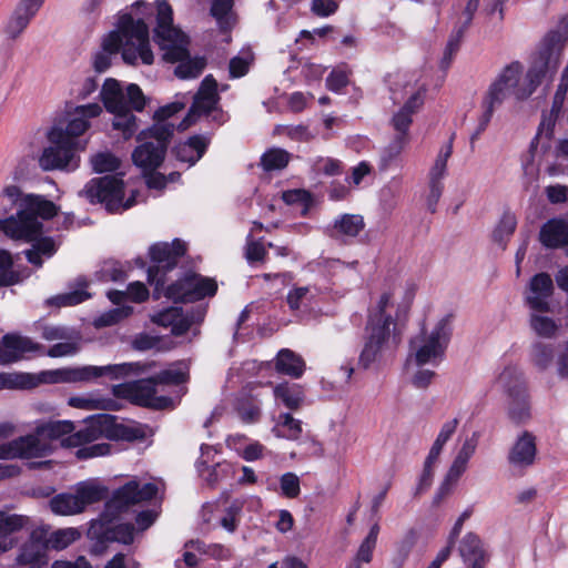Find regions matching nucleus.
<instances>
[{"label":"nucleus","instance_id":"nucleus-40","mask_svg":"<svg viewBox=\"0 0 568 568\" xmlns=\"http://www.w3.org/2000/svg\"><path fill=\"white\" fill-rule=\"evenodd\" d=\"M37 382L36 375L29 373H0V390L33 388Z\"/></svg>","mask_w":568,"mask_h":568},{"label":"nucleus","instance_id":"nucleus-36","mask_svg":"<svg viewBox=\"0 0 568 568\" xmlns=\"http://www.w3.org/2000/svg\"><path fill=\"white\" fill-rule=\"evenodd\" d=\"M275 368L278 373L298 378L303 375L305 363L303 358L291 349H281L276 357Z\"/></svg>","mask_w":568,"mask_h":568},{"label":"nucleus","instance_id":"nucleus-45","mask_svg":"<svg viewBox=\"0 0 568 568\" xmlns=\"http://www.w3.org/2000/svg\"><path fill=\"white\" fill-rule=\"evenodd\" d=\"M114 420V417L111 416V415H99L95 423H98V425H100L103 429V433L102 435L105 433L106 436H116V437H121L123 439H126V440H134V439H138V438H142L143 437V432L136 427H129V426H123V425H120V426H116V428L114 429V433H110L109 429H108V426Z\"/></svg>","mask_w":568,"mask_h":568},{"label":"nucleus","instance_id":"nucleus-13","mask_svg":"<svg viewBox=\"0 0 568 568\" xmlns=\"http://www.w3.org/2000/svg\"><path fill=\"white\" fill-rule=\"evenodd\" d=\"M102 108L98 103L79 105L69 114L65 123L54 124L48 132L49 142L64 143L75 150L84 149V144L78 140L90 126L89 119L98 116Z\"/></svg>","mask_w":568,"mask_h":568},{"label":"nucleus","instance_id":"nucleus-52","mask_svg":"<svg viewBox=\"0 0 568 568\" xmlns=\"http://www.w3.org/2000/svg\"><path fill=\"white\" fill-rule=\"evenodd\" d=\"M95 276L101 282H120L125 280L126 273L120 262L109 260L101 264Z\"/></svg>","mask_w":568,"mask_h":568},{"label":"nucleus","instance_id":"nucleus-16","mask_svg":"<svg viewBox=\"0 0 568 568\" xmlns=\"http://www.w3.org/2000/svg\"><path fill=\"white\" fill-rule=\"evenodd\" d=\"M185 251V243L179 239L172 243H155L150 247L149 253L154 265L148 270V281L155 284L156 291L164 285V274L176 266Z\"/></svg>","mask_w":568,"mask_h":568},{"label":"nucleus","instance_id":"nucleus-64","mask_svg":"<svg viewBox=\"0 0 568 568\" xmlns=\"http://www.w3.org/2000/svg\"><path fill=\"white\" fill-rule=\"evenodd\" d=\"M282 494L287 498H296L301 493L300 478L294 473H285L280 478Z\"/></svg>","mask_w":568,"mask_h":568},{"label":"nucleus","instance_id":"nucleus-11","mask_svg":"<svg viewBox=\"0 0 568 568\" xmlns=\"http://www.w3.org/2000/svg\"><path fill=\"white\" fill-rule=\"evenodd\" d=\"M174 125L171 123H154L138 135L140 145L133 151L134 164L144 172L153 171L162 163Z\"/></svg>","mask_w":568,"mask_h":568},{"label":"nucleus","instance_id":"nucleus-56","mask_svg":"<svg viewBox=\"0 0 568 568\" xmlns=\"http://www.w3.org/2000/svg\"><path fill=\"white\" fill-rule=\"evenodd\" d=\"M408 142L406 138L394 136L389 144L382 151L381 169L386 170L389 164L399 156Z\"/></svg>","mask_w":568,"mask_h":568},{"label":"nucleus","instance_id":"nucleus-46","mask_svg":"<svg viewBox=\"0 0 568 568\" xmlns=\"http://www.w3.org/2000/svg\"><path fill=\"white\" fill-rule=\"evenodd\" d=\"M467 3H469V0H467ZM478 4H479V1L477 2V7L471 12L470 16L468 14V11H467L468 4H466L465 11H464V14H465L464 26L462 28H459L455 33H453L452 37L449 38L446 49H445V52H444L443 60H442L443 65L447 67L450 63L453 55L459 49V44H460V40H462L463 33H464V30L470 24L474 13L478 9Z\"/></svg>","mask_w":568,"mask_h":568},{"label":"nucleus","instance_id":"nucleus-63","mask_svg":"<svg viewBox=\"0 0 568 568\" xmlns=\"http://www.w3.org/2000/svg\"><path fill=\"white\" fill-rule=\"evenodd\" d=\"M93 170L98 173L112 172L119 168V160L111 153L104 152L91 159Z\"/></svg>","mask_w":568,"mask_h":568},{"label":"nucleus","instance_id":"nucleus-32","mask_svg":"<svg viewBox=\"0 0 568 568\" xmlns=\"http://www.w3.org/2000/svg\"><path fill=\"white\" fill-rule=\"evenodd\" d=\"M540 242L550 248L566 247L568 253V220H550L540 230Z\"/></svg>","mask_w":568,"mask_h":568},{"label":"nucleus","instance_id":"nucleus-18","mask_svg":"<svg viewBox=\"0 0 568 568\" xmlns=\"http://www.w3.org/2000/svg\"><path fill=\"white\" fill-rule=\"evenodd\" d=\"M478 438L479 434L477 432L473 433L470 437L465 438L445 476L444 481L438 488L436 500L449 495L460 476L466 471L468 462L476 452Z\"/></svg>","mask_w":568,"mask_h":568},{"label":"nucleus","instance_id":"nucleus-58","mask_svg":"<svg viewBox=\"0 0 568 568\" xmlns=\"http://www.w3.org/2000/svg\"><path fill=\"white\" fill-rule=\"evenodd\" d=\"M439 456H433L432 453H428L425 463L424 468L422 471V475L419 477L418 484L416 486L415 496H418L426 491L433 483L434 477V467L438 460Z\"/></svg>","mask_w":568,"mask_h":568},{"label":"nucleus","instance_id":"nucleus-8","mask_svg":"<svg viewBox=\"0 0 568 568\" xmlns=\"http://www.w3.org/2000/svg\"><path fill=\"white\" fill-rule=\"evenodd\" d=\"M184 381L185 374L183 372L165 369L150 378L113 385L112 394L118 398L128 399L139 406L164 409L173 407L174 403L171 397L156 395L158 387L179 385Z\"/></svg>","mask_w":568,"mask_h":568},{"label":"nucleus","instance_id":"nucleus-31","mask_svg":"<svg viewBox=\"0 0 568 568\" xmlns=\"http://www.w3.org/2000/svg\"><path fill=\"white\" fill-rule=\"evenodd\" d=\"M393 293L384 292L368 315L367 326H381L396 331V323L393 318Z\"/></svg>","mask_w":568,"mask_h":568},{"label":"nucleus","instance_id":"nucleus-62","mask_svg":"<svg viewBox=\"0 0 568 568\" xmlns=\"http://www.w3.org/2000/svg\"><path fill=\"white\" fill-rule=\"evenodd\" d=\"M276 131L280 134H285L290 139L300 142H308L314 138V134L308 130L306 125H278Z\"/></svg>","mask_w":568,"mask_h":568},{"label":"nucleus","instance_id":"nucleus-38","mask_svg":"<svg viewBox=\"0 0 568 568\" xmlns=\"http://www.w3.org/2000/svg\"><path fill=\"white\" fill-rule=\"evenodd\" d=\"M292 154L281 148L266 150L260 160V165L265 172L281 171L287 166Z\"/></svg>","mask_w":568,"mask_h":568},{"label":"nucleus","instance_id":"nucleus-55","mask_svg":"<svg viewBox=\"0 0 568 568\" xmlns=\"http://www.w3.org/2000/svg\"><path fill=\"white\" fill-rule=\"evenodd\" d=\"M458 425H459V419L458 418L449 419V420L445 422L442 425L440 430H439L435 442L433 443V445H432V447L429 449V453H432L433 456H439L440 455L444 446L452 438V436L455 434Z\"/></svg>","mask_w":568,"mask_h":568},{"label":"nucleus","instance_id":"nucleus-44","mask_svg":"<svg viewBox=\"0 0 568 568\" xmlns=\"http://www.w3.org/2000/svg\"><path fill=\"white\" fill-rule=\"evenodd\" d=\"M555 352L550 344L535 342L530 346L529 359L539 371L547 369L554 361Z\"/></svg>","mask_w":568,"mask_h":568},{"label":"nucleus","instance_id":"nucleus-47","mask_svg":"<svg viewBox=\"0 0 568 568\" xmlns=\"http://www.w3.org/2000/svg\"><path fill=\"white\" fill-rule=\"evenodd\" d=\"M378 534H379V526L377 524H375L371 527L368 535L365 537V539L359 545L358 550H357L354 559L352 560V562H357L358 565H362V564H369L372 561L373 552L376 547Z\"/></svg>","mask_w":568,"mask_h":568},{"label":"nucleus","instance_id":"nucleus-3","mask_svg":"<svg viewBox=\"0 0 568 568\" xmlns=\"http://www.w3.org/2000/svg\"><path fill=\"white\" fill-rule=\"evenodd\" d=\"M10 424L0 425V440L12 434ZM74 425L69 420L48 422L37 427L36 434L21 436L11 442L0 444V459L37 458L47 456L51 452L48 439L62 438V445L78 447L92 443L102 435L103 429L98 423L91 422L80 430L73 433Z\"/></svg>","mask_w":568,"mask_h":568},{"label":"nucleus","instance_id":"nucleus-19","mask_svg":"<svg viewBox=\"0 0 568 568\" xmlns=\"http://www.w3.org/2000/svg\"><path fill=\"white\" fill-rule=\"evenodd\" d=\"M404 94L407 100L404 105L394 113L390 125L394 130V136L406 138L409 141V126L413 122V115L424 103L425 89L414 88L412 84L404 87Z\"/></svg>","mask_w":568,"mask_h":568},{"label":"nucleus","instance_id":"nucleus-15","mask_svg":"<svg viewBox=\"0 0 568 568\" xmlns=\"http://www.w3.org/2000/svg\"><path fill=\"white\" fill-rule=\"evenodd\" d=\"M85 196L90 202L104 203L109 212L126 210L134 205L135 193L123 202V181L114 175H105L92 179L84 189Z\"/></svg>","mask_w":568,"mask_h":568},{"label":"nucleus","instance_id":"nucleus-59","mask_svg":"<svg viewBox=\"0 0 568 568\" xmlns=\"http://www.w3.org/2000/svg\"><path fill=\"white\" fill-rule=\"evenodd\" d=\"M133 312L131 306H118L113 310H110L102 315H100L95 321L94 325L97 327H105L111 326L120 322L121 320L128 317Z\"/></svg>","mask_w":568,"mask_h":568},{"label":"nucleus","instance_id":"nucleus-39","mask_svg":"<svg viewBox=\"0 0 568 568\" xmlns=\"http://www.w3.org/2000/svg\"><path fill=\"white\" fill-rule=\"evenodd\" d=\"M497 385L504 389L508 396L526 390L523 374L516 366L505 367L497 378Z\"/></svg>","mask_w":568,"mask_h":568},{"label":"nucleus","instance_id":"nucleus-7","mask_svg":"<svg viewBox=\"0 0 568 568\" xmlns=\"http://www.w3.org/2000/svg\"><path fill=\"white\" fill-rule=\"evenodd\" d=\"M105 109L114 114L113 129L121 131L125 140L138 130L136 118L132 110L142 111L145 99L139 85L131 83L124 91L119 81L106 79L100 92Z\"/></svg>","mask_w":568,"mask_h":568},{"label":"nucleus","instance_id":"nucleus-37","mask_svg":"<svg viewBox=\"0 0 568 568\" xmlns=\"http://www.w3.org/2000/svg\"><path fill=\"white\" fill-rule=\"evenodd\" d=\"M77 284L79 286L78 288H75L71 292H68V293H63V294L53 296V297L49 298L47 301V303L49 305H54V306L61 307V306H72V305H77V304L84 302L85 300H88L90 297V294L85 290L88 286V283L84 277H79L77 280Z\"/></svg>","mask_w":568,"mask_h":568},{"label":"nucleus","instance_id":"nucleus-30","mask_svg":"<svg viewBox=\"0 0 568 568\" xmlns=\"http://www.w3.org/2000/svg\"><path fill=\"white\" fill-rule=\"evenodd\" d=\"M458 551L467 566H486L489 560V554L484 548L480 538L473 532L464 536Z\"/></svg>","mask_w":568,"mask_h":568},{"label":"nucleus","instance_id":"nucleus-43","mask_svg":"<svg viewBox=\"0 0 568 568\" xmlns=\"http://www.w3.org/2000/svg\"><path fill=\"white\" fill-rule=\"evenodd\" d=\"M508 416L517 424L529 419L530 412L526 390L514 393V395L509 396Z\"/></svg>","mask_w":568,"mask_h":568},{"label":"nucleus","instance_id":"nucleus-4","mask_svg":"<svg viewBox=\"0 0 568 568\" xmlns=\"http://www.w3.org/2000/svg\"><path fill=\"white\" fill-rule=\"evenodd\" d=\"M159 487L154 483L141 484L136 479L125 483L113 491L110 500L98 519H93L88 529V537L95 541L97 550L108 542L118 541L129 545L133 541L134 527L132 524L116 523V517L131 506L151 500L156 496Z\"/></svg>","mask_w":568,"mask_h":568},{"label":"nucleus","instance_id":"nucleus-29","mask_svg":"<svg viewBox=\"0 0 568 568\" xmlns=\"http://www.w3.org/2000/svg\"><path fill=\"white\" fill-rule=\"evenodd\" d=\"M536 454V437L526 430L509 450L508 462L516 468H527L535 463Z\"/></svg>","mask_w":568,"mask_h":568},{"label":"nucleus","instance_id":"nucleus-2","mask_svg":"<svg viewBox=\"0 0 568 568\" xmlns=\"http://www.w3.org/2000/svg\"><path fill=\"white\" fill-rule=\"evenodd\" d=\"M567 39L568 23L562 20L557 29L549 31L544 38L526 77L523 78L524 65L514 61L501 69L490 84L486 97L500 105L511 95L517 100L529 98L542 79L556 72Z\"/></svg>","mask_w":568,"mask_h":568},{"label":"nucleus","instance_id":"nucleus-33","mask_svg":"<svg viewBox=\"0 0 568 568\" xmlns=\"http://www.w3.org/2000/svg\"><path fill=\"white\" fill-rule=\"evenodd\" d=\"M27 523L28 517L26 516L0 511V555L16 545L12 534L22 529Z\"/></svg>","mask_w":568,"mask_h":568},{"label":"nucleus","instance_id":"nucleus-10","mask_svg":"<svg viewBox=\"0 0 568 568\" xmlns=\"http://www.w3.org/2000/svg\"><path fill=\"white\" fill-rule=\"evenodd\" d=\"M452 315L442 317L427 333L423 331L409 342L408 363L417 367L438 366L444 357L452 336Z\"/></svg>","mask_w":568,"mask_h":568},{"label":"nucleus","instance_id":"nucleus-51","mask_svg":"<svg viewBox=\"0 0 568 568\" xmlns=\"http://www.w3.org/2000/svg\"><path fill=\"white\" fill-rule=\"evenodd\" d=\"M80 339L81 337L79 332L74 331L71 333V338H63L62 341H59L52 345L45 354L50 357H64L74 355L80 348Z\"/></svg>","mask_w":568,"mask_h":568},{"label":"nucleus","instance_id":"nucleus-12","mask_svg":"<svg viewBox=\"0 0 568 568\" xmlns=\"http://www.w3.org/2000/svg\"><path fill=\"white\" fill-rule=\"evenodd\" d=\"M400 337L392 328L366 326V339L361 352L358 364L367 369L382 366L394 357Z\"/></svg>","mask_w":568,"mask_h":568},{"label":"nucleus","instance_id":"nucleus-5","mask_svg":"<svg viewBox=\"0 0 568 568\" xmlns=\"http://www.w3.org/2000/svg\"><path fill=\"white\" fill-rule=\"evenodd\" d=\"M121 52L122 60L129 65H151L154 53L151 49L149 26L138 13H123L116 28L102 41V50L93 58V67L102 73L111 65L112 54Z\"/></svg>","mask_w":568,"mask_h":568},{"label":"nucleus","instance_id":"nucleus-1","mask_svg":"<svg viewBox=\"0 0 568 568\" xmlns=\"http://www.w3.org/2000/svg\"><path fill=\"white\" fill-rule=\"evenodd\" d=\"M0 197L12 206H17L16 215L0 219V231L14 241L31 243L32 247L24 251L29 263L37 267L43 264L42 257L50 258L57 252V244L50 236H42L41 220H49L58 213V206L42 195L24 194L20 186L7 184Z\"/></svg>","mask_w":568,"mask_h":568},{"label":"nucleus","instance_id":"nucleus-57","mask_svg":"<svg viewBox=\"0 0 568 568\" xmlns=\"http://www.w3.org/2000/svg\"><path fill=\"white\" fill-rule=\"evenodd\" d=\"M13 260L10 252L0 250V286L13 285L19 281L18 274L12 270Z\"/></svg>","mask_w":568,"mask_h":568},{"label":"nucleus","instance_id":"nucleus-26","mask_svg":"<svg viewBox=\"0 0 568 568\" xmlns=\"http://www.w3.org/2000/svg\"><path fill=\"white\" fill-rule=\"evenodd\" d=\"M44 0H21L10 16L4 32L10 39H17L27 29Z\"/></svg>","mask_w":568,"mask_h":568},{"label":"nucleus","instance_id":"nucleus-35","mask_svg":"<svg viewBox=\"0 0 568 568\" xmlns=\"http://www.w3.org/2000/svg\"><path fill=\"white\" fill-rule=\"evenodd\" d=\"M68 404L74 408L87 410H115L118 403L111 397H103L99 394H85L80 396H72L68 399Z\"/></svg>","mask_w":568,"mask_h":568},{"label":"nucleus","instance_id":"nucleus-27","mask_svg":"<svg viewBox=\"0 0 568 568\" xmlns=\"http://www.w3.org/2000/svg\"><path fill=\"white\" fill-rule=\"evenodd\" d=\"M554 291V284L550 275L547 273L536 274L529 284L526 295L528 306L537 312L549 311V297Z\"/></svg>","mask_w":568,"mask_h":568},{"label":"nucleus","instance_id":"nucleus-60","mask_svg":"<svg viewBox=\"0 0 568 568\" xmlns=\"http://www.w3.org/2000/svg\"><path fill=\"white\" fill-rule=\"evenodd\" d=\"M314 297V294L308 286H300L292 288L286 297L287 304L291 310L296 311L301 307L307 305L312 298Z\"/></svg>","mask_w":568,"mask_h":568},{"label":"nucleus","instance_id":"nucleus-34","mask_svg":"<svg viewBox=\"0 0 568 568\" xmlns=\"http://www.w3.org/2000/svg\"><path fill=\"white\" fill-rule=\"evenodd\" d=\"M209 139L203 135L191 136L186 142L174 148V154L180 162L194 165L205 153Z\"/></svg>","mask_w":568,"mask_h":568},{"label":"nucleus","instance_id":"nucleus-48","mask_svg":"<svg viewBox=\"0 0 568 568\" xmlns=\"http://www.w3.org/2000/svg\"><path fill=\"white\" fill-rule=\"evenodd\" d=\"M274 396L276 399H281L290 409H296L303 400V393L300 387L287 383L275 386Z\"/></svg>","mask_w":568,"mask_h":568},{"label":"nucleus","instance_id":"nucleus-20","mask_svg":"<svg viewBox=\"0 0 568 568\" xmlns=\"http://www.w3.org/2000/svg\"><path fill=\"white\" fill-rule=\"evenodd\" d=\"M219 102L217 95V83L212 75H206L199 91L193 98L192 106L186 114V116L179 124L180 130L187 129L192 123L195 122V119L201 114H209L213 111Z\"/></svg>","mask_w":568,"mask_h":568},{"label":"nucleus","instance_id":"nucleus-28","mask_svg":"<svg viewBox=\"0 0 568 568\" xmlns=\"http://www.w3.org/2000/svg\"><path fill=\"white\" fill-rule=\"evenodd\" d=\"M49 548L47 542V531L36 529L31 532L30 539L23 545L18 562L31 568L40 567L45 564V552Z\"/></svg>","mask_w":568,"mask_h":568},{"label":"nucleus","instance_id":"nucleus-50","mask_svg":"<svg viewBox=\"0 0 568 568\" xmlns=\"http://www.w3.org/2000/svg\"><path fill=\"white\" fill-rule=\"evenodd\" d=\"M232 8L233 0H214L212 3L211 14L223 30L230 29L234 23Z\"/></svg>","mask_w":568,"mask_h":568},{"label":"nucleus","instance_id":"nucleus-53","mask_svg":"<svg viewBox=\"0 0 568 568\" xmlns=\"http://www.w3.org/2000/svg\"><path fill=\"white\" fill-rule=\"evenodd\" d=\"M80 538V532L75 528L59 529L47 536L49 548L61 550Z\"/></svg>","mask_w":568,"mask_h":568},{"label":"nucleus","instance_id":"nucleus-49","mask_svg":"<svg viewBox=\"0 0 568 568\" xmlns=\"http://www.w3.org/2000/svg\"><path fill=\"white\" fill-rule=\"evenodd\" d=\"M516 226V216L511 213H505L493 232L494 242L497 243L501 248H505L506 243L514 234Z\"/></svg>","mask_w":568,"mask_h":568},{"label":"nucleus","instance_id":"nucleus-42","mask_svg":"<svg viewBox=\"0 0 568 568\" xmlns=\"http://www.w3.org/2000/svg\"><path fill=\"white\" fill-rule=\"evenodd\" d=\"M418 539V532L409 529L396 545V549L392 557V566L394 568H402L409 557L414 546Z\"/></svg>","mask_w":568,"mask_h":568},{"label":"nucleus","instance_id":"nucleus-17","mask_svg":"<svg viewBox=\"0 0 568 568\" xmlns=\"http://www.w3.org/2000/svg\"><path fill=\"white\" fill-rule=\"evenodd\" d=\"M216 290L215 280L190 273L169 285L164 295L174 302L186 303L213 296Z\"/></svg>","mask_w":568,"mask_h":568},{"label":"nucleus","instance_id":"nucleus-21","mask_svg":"<svg viewBox=\"0 0 568 568\" xmlns=\"http://www.w3.org/2000/svg\"><path fill=\"white\" fill-rule=\"evenodd\" d=\"M205 316L202 307L184 313L181 307H169L152 316V321L161 326L171 327L172 334L180 336L186 333L193 324L201 323Z\"/></svg>","mask_w":568,"mask_h":568},{"label":"nucleus","instance_id":"nucleus-25","mask_svg":"<svg viewBox=\"0 0 568 568\" xmlns=\"http://www.w3.org/2000/svg\"><path fill=\"white\" fill-rule=\"evenodd\" d=\"M364 229L365 221L363 215L344 213L336 216L325 227V234L335 241L347 244L357 237Z\"/></svg>","mask_w":568,"mask_h":568},{"label":"nucleus","instance_id":"nucleus-9","mask_svg":"<svg viewBox=\"0 0 568 568\" xmlns=\"http://www.w3.org/2000/svg\"><path fill=\"white\" fill-rule=\"evenodd\" d=\"M152 364L142 363H121L105 366H82L75 368H60L41 372L36 375L37 386L41 383H77L89 382L91 379L109 376L111 379L123 378L129 375H139L146 372Z\"/></svg>","mask_w":568,"mask_h":568},{"label":"nucleus","instance_id":"nucleus-41","mask_svg":"<svg viewBox=\"0 0 568 568\" xmlns=\"http://www.w3.org/2000/svg\"><path fill=\"white\" fill-rule=\"evenodd\" d=\"M272 432L276 437L295 440L302 434V423L288 413L281 414L278 416V422L273 427Z\"/></svg>","mask_w":568,"mask_h":568},{"label":"nucleus","instance_id":"nucleus-61","mask_svg":"<svg viewBox=\"0 0 568 568\" xmlns=\"http://www.w3.org/2000/svg\"><path fill=\"white\" fill-rule=\"evenodd\" d=\"M252 60L253 55L250 50L242 51L239 55L232 58L229 64L231 78H241L245 75Z\"/></svg>","mask_w":568,"mask_h":568},{"label":"nucleus","instance_id":"nucleus-14","mask_svg":"<svg viewBox=\"0 0 568 568\" xmlns=\"http://www.w3.org/2000/svg\"><path fill=\"white\" fill-rule=\"evenodd\" d=\"M106 487L94 481L78 484L73 494H59L50 500V508L57 515L70 516L82 513L88 506L103 500Z\"/></svg>","mask_w":568,"mask_h":568},{"label":"nucleus","instance_id":"nucleus-6","mask_svg":"<svg viewBox=\"0 0 568 568\" xmlns=\"http://www.w3.org/2000/svg\"><path fill=\"white\" fill-rule=\"evenodd\" d=\"M153 39L162 52L163 61L179 63L174 73L180 79L197 78L206 61L202 57H190L189 37L173 24V11L165 0L156 2V27Z\"/></svg>","mask_w":568,"mask_h":568},{"label":"nucleus","instance_id":"nucleus-23","mask_svg":"<svg viewBox=\"0 0 568 568\" xmlns=\"http://www.w3.org/2000/svg\"><path fill=\"white\" fill-rule=\"evenodd\" d=\"M453 153V138L440 148L436 160L428 173L429 194L427 196V206L430 212L436 211V205L443 194V180L447 173V162Z\"/></svg>","mask_w":568,"mask_h":568},{"label":"nucleus","instance_id":"nucleus-54","mask_svg":"<svg viewBox=\"0 0 568 568\" xmlns=\"http://www.w3.org/2000/svg\"><path fill=\"white\" fill-rule=\"evenodd\" d=\"M530 327L538 336L552 338L556 335L559 325L548 316L531 314Z\"/></svg>","mask_w":568,"mask_h":568},{"label":"nucleus","instance_id":"nucleus-22","mask_svg":"<svg viewBox=\"0 0 568 568\" xmlns=\"http://www.w3.org/2000/svg\"><path fill=\"white\" fill-rule=\"evenodd\" d=\"M77 151L69 144L50 142L39 156V166L43 171H73L79 165Z\"/></svg>","mask_w":568,"mask_h":568},{"label":"nucleus","instance_id":"nucleus-24","mask_svg":"<svg viewBox=\"0 0 568 568\" xmlns=\"http://www.w3.org/2000/svg\"><path fill=\"white\" fill-rule=\"evenodd\" d=\"M42 348L41 344L33 342L30 337L6 334L0 341V365L16 363L27 353L40 352Z\"/></svg>","mask_w":568,"mask_h":568}]
</instances>
